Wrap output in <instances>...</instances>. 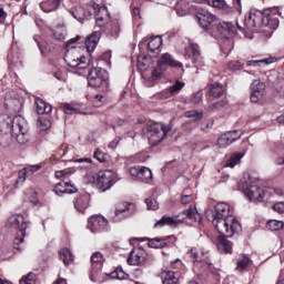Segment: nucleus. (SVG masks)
<instances>
[{
  "label": "nucleus",
  "instance_id": "4be33fe9",
  "mask_svg": "<svg viewBox=\"0 0 284 284\" xmlns=\"http://www.w3.org/2000/svg\"><path fill=\"white\" fill-rule=\"evenodd\" d=\"M100 39H101V31H95L91 36H89L84 42L87 52H94L97 45L99 44Z\"/></svg>",
  "mask_w": 284,
  "mask_h": 284
},
{
  "label": "nucleus",
  "instance_id": "423d86ee",
  "mask_svg": "<svg viewBox=\"0 0 284 284\" xmlns=\"http://www.w3.org/2000/svg\"><path fill=\"white\" fill-rule=\"evenodd\" d=\"M146 136L151 145H159V143L163 142V139L168 136V132L172 131V123L168 125L155 123L148 126Z\"/></svg>",
  "mask_w": 284,
  "mask_h": 284
},
{
  "label": "nucleus",
  "instance_id": "3c124183",
  "mask_svg": "<svg viewBox=\"0 0 284 284\" xmlns=\"http://www.w3.org/2000/svg\"><path fill=\"white\" fill-rule=\"evenodd\" d=\"M28 176L30 175L28 174V171L26 170V168L24 170L19 171V176L16 182V185H19V183H26V180L28 179Z\"/></svg>",
  "mask_w": 284,
  "mask_h": 284
},
{
  "label": "nucleus",
  "instance_id": "39448f33",
  "mask_svg": "<svg viewBox=\"0 0 284 284\" xmlns=\"http://www.w3.org/2000/svg\"><path fill=\"white\" fill-rule=\"evenodd\" d=\"M64 61L69 68H77L78 70H85L90 65L88 58L82 55L80 49L77 47H72L65 51Z\"/></svg>",
  "mask_w": 284,
  "mask_h": 284
},
{
  "label": "nucleus",
  "instance_id": "cd10ccee",
  "mask_svg": "<svg viewBox=\"0 0 284 284\" xmlns=\"http://www.w3.org/2000/svg\"><path fill=\"white\" fill-rule=\"evenodd\" d=\"M186 219H190V221H194V223H197V225H201V221L203 220V216H201V213L196 211V209H187L182 212Z\"/></svg>",
  "mask_w": 284,
  "mask_h": 284
},
{
  "label": "nucleus",
  "instance_id": "49530a36",
  "mask_svg": "<svg viewBox=\"0 0 284 284\" xmlns=\"http://www.w3.org/2000/svg\"><path fill=\"white\" fill-rule=\"evenodd\" d=\"M187 119H194V121H201L203 119V113L196 110H191L185 112Z\"/></svg>",
  "mask_w": 284,
  "mask_h": 284
},
{
  "label": "nucleus",
  "instance_id": "338daca9",
  "mask_svg": "<svg viewBox=\"0 0 284 284\" xmlns=\"http://www.w3.org/2000/svg\"><path fill=\"white\" fill-rule=\"evenodd\" d=\"M203 99V93L197 92L194 97H193V103H201Z\"/></svg>",
  "mask_w": 284,
  "mask_h": 284
},
{
  "label": "nucleus",
  "instance_id": "ea45409f",
  "mask_svg": "<svg viewBox=\"0 0 284 284\" xmlns=\"http://www.w3.org/2000/svg\"><path fill=\"white\" fill-rule=\"evenodd\" d=\"M111 278H118V281H125L129 278V274L123 272V268L118 267L110 274Z\"/></svg>",
  "mask_w": 284,
  "mask_h": 284
},
{
  "label": "nucleus",
  "instance_id": "0eeeda50",
  "mask_svg": "<svg viewBox=\"0 0 284 284\" xmlns=\"http://www.w3.org/2000/svg\"><path fill=\"white\" fill-rule=\"evenodd\" d=\"M7 227L17 231L16 243H23V239L26 237V230H28V224L23 221V215H11L8 219Z\"/></svg>",
  "mask_w": 284,
  "mask_h": 284
},
{
  "label": "nucleus",
  "instance_id": "c03bdc74",
  "mask_svg": "<svg viewBox=\"0 0 284 284\" xmlns=\"http://www.w3.org/2000/svg\"><path fill=\"white\" fill-rule=\"evenodd\" d=\"M139 179H141V181H150L152 179V170L142 166Z\"/></svg>",
  "mask_w": 284,
  "mask_h": 284
},
{
  "label": "nucleus",
  "instance_id": "a18cd8bd",
  "mask_svg": "<svg viewBox=\"0 0 284 284\" xmlns=\"http://www.w3.org/2000/svg\"><path fill=\"white\" fill-rule=\"evenodd\" d=\"M50 125H52L50 120L43 116H40L37 121V126L40 128L41 130H50Z\"/></svg>",
  "mask_w": 284,
  "mask_h": 284
},
{
  "label": "nucleus",
  "instance_id": "b1692460",
  "mask_svg": "<svg viewBox=\"0 0 284 284\" xmlns=\"http://www.w3.org/2000/svg\"><path fill=\"white\" fill-rule=\"evenodd\" d=\"M36 110L38 114H50L52 112V105L43 101L41 98H36Z\"/></svg>",
  "mask_w": 284,
  "mask_h": 284
},
{
  "label": "nucleus",
  "instance_id": "c85d7f7f",
  "mask_svg": "<svg viewBox=\"0 0 284 284\" xmlns=\"http://www.w3.org/2000/svg\"><path fill=\"white\" fill-rule=\"evenodd\" d=\"M207 4L216 10H223V12H232V8L227 6L225 0H207Z\"/></svg>",
  "mask_w": 284,
  "mask_h": 284
},
{
  "label": "nucleus",
  "instance_id": "7c9ffc66",
  "mask_svg": "<svg viewBox=\"0 0 284 284\" xmlns=\"http://www.w3.org/2000/svg\"><path fill=\"white\" fill-rule=\"evenodd\" d=\"M162 276L163 284H179V272L165 271Z\"/></svg>",
  "mask_w": 284,
  "mask_h": 284
},
{
  "label": "nucleus",
  "instance_id": "9b49d317",
  "mask_svg": "<svg viewBox=\"0 0 284 284\" xmlns=\"http://www.w3.org/2000/svg\"><path fill=\"white\" fill-rule=\"evenodd\" d=\"M108 227V220L103 217L102 215H92L88 220V230L92 232L93 234H97L98 232H103Z\"/></svg>",
  "mask_w": 284,
  "mask_h": 284
},
{
  "label": "nucleus",
  "instance_id": "a211bd4d",
  "mask_svg": "<svg viewBox=\"0 0 284 284\" xmlns=\"http://www.w3.org/2000/svg\"><path fill=\"white\" fill-rule=\"evenodd\" d=\"M161 45H163L161 36L151 37L146 42L150 57H159V54H161Z\"/></svg>",
  "mask_w": 284,
  "mask_h": 284
},
{
  "label": "nucleus",
  "instance_id": "5fc2aeb1",
  "mask_svg": "<svg viewBox=\"0 0 284 284\" xmlns=\"http://www.w3.org/2000/svg\"><path fill=\"white\" fill-rule=\"evenodd\" d=\"M40 168H41L40 164H36V165H28L24 168V170H27V173L29 176H32L34 172H39Z\"/></svg>",
  "mask_w": 284,
  "mask_h": 284
},
{
  "label": "nucleus",
  "instance_id": "f8f14e48",
  "mask_svg": "<svg viewBox=\"0 0 284 284\" xmlns=\"http://www.w3.org/2000/svg\"><path fill=\"white\" fill-rule=\"evenodd\" d=\"M214 28L217 30L222 39H230L232 34H236V26L232 22H225L217 19Z\"/></svg>",
  "mask_w": 284,
  "mask_h": 284
},
{
  "label": "nucleus",
  "instance_id": "37998d69",
  "mask_svg": "<svg viewBox=\"0 0 284 284\" xmlns=\"http://www.w3.org/2000/svg\"><path fill=\"white\" fill-rule=\"evenodd\" d=\"M183 88H185V83L176 81L173 85L169 88V92L170 94H179V92H181Z\"/></svg>",
  "mask_w": 284,
  "mask_h": 284
},
{
  "label": "nucleus",
  "instance_id": "7ed1b4c3",
  "mask_svg": "<svg viewBox=\"0 0 284 284\" xmlns=\"http://www.w3.org/2000/svg\"><path fill=\"white\" fill-rule=\"evenodd\" d=\"M0 132H4L8 134H12V136L17 138L18 143H27L28 138L23 140L26 134H28V122L21 115H16L11 119L8 115L0 116Z\"/></svg>",
  "mask_w": 284,
  "mask_h": 284
},
{
  "label": "nucleus",
  "instance_id": "5701e85b",
  "mask_svg": "<svg viewBox=\"0 0 284 284\" xmlns=\"http://www.w3.org/2000/svg\"><path fill=\"white\" fill-rule=\"evenodd\" d=\"M73 203L78 212H85L88 205H90V195L88 194L80 195L75 199Z\"/></svg>",
  "mask_w": 284,
  "mask_h": 284
},
{
  "label": "nucleus",
  "instance_id": "6e6d98bb",
  "mask_svg": "<svg viewBox=\"0 0 284 284\" xmlns=\"http://www.w3.org/2000/svg\"><path fill=\"white\" fill-rule=\"evenodd\" d=\"M64 112H65V114H79V109H75L71 104L65 103L64 104Z\"/></svg>",
  "mask_w": 284,
  "mask_h": 284
},
{
  "label": "nucleus",
  "instance_id": "f03ea898",
  "mask_svg": "<svg viewBox=\"0 0 284 284\" xmlns=\"http://www.w3.org/2000/svg\"><path fill=\"white\" fill-rule=\"evenodd\" d=\"M244 26L247 30H251V32H257V30H261L263 27L276 30V28H278V19L274 18L270 9L264 11L251 9L244 19Z\"/></svg>",
  "mask_w": 284,
  "mask_h": 284
},
{
  "label": "nucleus",
  "instance_id": "e2e57ef3",
  "mask_svg": "<svg viewBox=\"0 0 284 284\" xmlns=\"http://www.w3.org/2000/svg\"><path fill=\"white\" fill-rule=\"evenodd\" d=\"M192 202V194H183L181 197V203H183V205H187V203Z\"/></svg>",
  "mask_w": 284,
  "mask_h": 284
},
{
  "label": "nucleus",
  "instance_id": "864d4df0",
  "mask_svg": "<svg viewBox=\"0 0 284 284\" xmlns=\"http://www.w3.org/2000/svg\"><path fill=\"white\" fill-rule=\"evenodd\" d=\"M53 37L58 41H63V39H65V31H63V29H55L53 30Z\"/></svg>",
  "mask_w": 284,
  "mask_h": 284
},
{
  "label": "nucleus",
  "instance_id": "f3484780",
  "mask_svg": "<svg viewBox=\"0 0 284 284\" xmlns=\"http://www.w3.org/2000/svg\"><path fill=\"white\" fill-rule=\"evenodd\" d=\"M145 261H148V252L143 247L134 248L128 257L129 265H143Z\"/></svg>",
  "mask_w": 284,
  "mask_h": 284
},
{
  "label": "nucleus",
  "instance_id": "aec40b11",
  "mask_svg": "<svg viewBox=\"0 0 284 284\" xmlns=\"http://www.w3.org/2000/svg\"><path fill=\"white\" fill-rule=\"evenodd\" d=\"M159 67L164 68V70H168V68H183V63L174 60L170 53H164L160 60H159Z\"/></svg>",
  "mask_w": 284,
  "mask_h": 284
},
{
  "label": "nucleus",
  "instance_id": "6ab92c4d",
  "mask_svg": "<svg viewBox=\"0 0 284 284\" xmlns=\"http://www.w3.org/2000/svg\"><path fill=\"white\" fill-rule=\"evenodd\" d=\"M53 192H55L58 196L60 194H77L79 189L75 187L72 181H61L54 186Z\"/></svg>",
  "mask_w": 284,
  "mask_h": 284
},
{
  "label": "nucleus",
  "instance_id": "680f3d73",
  "mask_svg": "<svg viewBox=\"0 0 284 284\" xmlns=\"http://www.w3.org/2000/svg\"><path fill=\"white\" fill-rule=\"evenodd\" d=\"M93 156L100 163H103L105 161V154H103V152H101V151H95Z\"/></svg>",
  "mask_w": 284,
  "mask_h": 284
},
{
  "label": "nucleus",
  "instance_id": "bf43d9fd",
  "mask_svg": "<svg viewBox=\"0 0 284 284\" xmlns=\"http://www.w3.org/2000/svg\"><path fill=\"white\" fill-rule=\"evenodd\" d=\"M241 68H243V64H241V62H239V61H231L229 63L230 70L236 71V70H241Z\"/></svg>",
  "mask_w": 284,
  "mask_h": 284
},
{
  "label": "nucleus",
  "instance_id": "79ce46f5",
  "mask_svg": "<svg viewBox=\"0 0 284 284\" xmlns=\"http://www.w3.org/2000/svg\"><path fill=\"white\" fill-rule=\"evenodd\" d=\"M37 283V276L34 273L30 272L28 275H24L20 280V284H34Z\"/></svg>",
  "mask_w": 284,
  "mask_h": 284
},
{
  "label": "nucleus",
  "instance_id": "2eb2a0df",
  "mask_svg": "<svg viewBox=\"0 0 284 284\" xmlns=\"http://www.w3.org/2000/svg\"><path fill=\"white\" fill-rule=\"evenodd\" d=\"M265 97V83L261 80H254L251 84V101L258 103Z\"/></svg>",
  "mask_w": 284,
  "mask_h": 284
},
{
  "label": "nucleus",
  "instance_id": "2f4dec72",
  "mask_svg": "<svg viewBox=\"0 0 284 284\" xmlns=\"http://www.w3.org/2000/svg\"><path fill=\"white\" fill-rule=\"evenodd\" d=\"M59 3H61V0H45L40 3V8L44 12H54L59 8Z\"/></svg>",
  "mask_w": 284,
  "mask_h": 284
},
{
  "label": "nucleus",
  "instance_id": "58836bf2",
  "mask_svg": "<svg viewBox=\"0 0 284 284\" xmlns=\"http://www.w3.org/2000/svg\"><path fill=\"white\" fill-rule=\"evenodd\" d=\"M111 37H119V32H121V23L119 20H114L108 27Z\"/></svg>",
  "mask_w": 284,
  "mask_h": 284
},
{
  "label": "nucleus",
  "instance_id": "412c9836",
  "mask_svg": "<svg viewBox=\"0 0 284 284\" xmlns=\"http://www.w3.org/2000/svg\"><path fill=\"white\" fill-rule=\"evenodd\" d=\"M190 258H192L193 263H206L210 270L212 268V263H207V252L199 250V248H191L187 253Z\"/></svg>",
  "mask_w": 284,
  "mask_h": 284
},
{
  "label": "nucleus",
  "instance_id": "a19ab883",
  "mask_svg": "<svg viewBox=\"0 0 284 284\" xmlns=\"http://www.w3.org/2000/svg\"><path fill=\"white\" fill-rule=\"evenodd\" d=\"M163 72H165V68H161L158 62V65L151 72L152 81H156V79H161V77L163 75Z\"/></svg>",
  "mask_w": 284,
  "mask_h": 284
},
{
  "label": "nucleus",
  "instance_id": "e433bc0d",
  "mask_svg": "<svg viewBox=\"0 0 284 284\" xmlns=\"http://www.w3.org/2000/svg\"><path fill=\"white\" fill-rule=\"evenodd\" d=\"M148 245L149 247L161 248L165 247V245H168V242H165V239L154 237L148 241Z\"/></svg>",
  "mask_w": 284,
  "mask_h": 284
},
{
  "label": "nucleus",
  "instance_id": "09e8293b",
  "mask_svg": "<svg viewBox=\"0 0 284 284\" xmlns=\"http://www.w3.org/2000/svg\"><path fill=\"white\" fill-rule=\"evenodd\" d=\"M145 204L148 210H153V211L159 210V202H156V200L152 197L146 199Z\"/></svg>",
  "mask_w": 284,
  "mask_h": 284
},
{
  "label": "nucleus",
  "instance_id": "69168bd1",
  "mask_svg": "<svg viewBox=\"0 0 284 284\" xmlns=\"http://www.w3.org/2000/svg\"><path fill=\"white\" fill-rule=\"evenodd\" d=\"M233 6H234V10H236V12H239V14H241V0H233Z\"/></svg>",
  "mask_w": 284,
  "mask_h": 284
},
{
  "label": "nucleus",
  "instance_id": "c756f323",
  "mask_svg": "<svg viewBox=\"0 0 284 284\" xmlns=\"http://www.w3.org/2000/svg\"><path fill=\"white\" fill-rule=\"evenodd\" d=\"M209 92L214 99H221L225 94V89L220 83H212L209 85Z\"/></svg>",
  "mask_w": 284,
  "mask_h": 284
},
{
  "label": "nucleus",
  "instance_id": "13d9d810",
  "mask_svg": "<svg viewBox=\"0 0 284 284\" xmlns=\"http://www.w3.org/2000/svg\"><path fill=\"white\" fill-rule=\"evenodd\" d=\"M274 212H277V214H283L284 213V203L283 202H277L273 205Z\"/></svg>",
  "mask_w": 284,
  "mask_h": 284
},
{
  "label": "nucleus",
  "instance_id": "72a5a7b5",
  "mask_svg": "<svg viewBox=\"0 0 284 284\" xmlns=\"http://www.w3.org/2000/svg\"><path fill=\"white\" fill-rule=\"evenodd\" d=\"M70 13L74 19H77V21L83 23V19H85V10L83 9V7L71 8Z\"/></svg>",
  "mask_w": 284,
  "mask_h": 284
},
{
  "label": "nucleus",
  "instance_id": "f257e3e1",
  "mask_svg": "<svg viewBox=\"0 0 284 284\" xmlns=\"http://www.w3.org/2000/svg\"><path fill=\"white\" fill-rule=\"evenodd\" d=\"M211 219L215 230L224 236L232 237L241 230V223L232 215L230 204L225 202H220L214 206Z\"/></svg>",
  "mask_w": 284,
  "mask_h": 284
},
{
  "label": "nucleus",
  "instance_id": "dca6fc26",
  "mask_svg": "<svg viewBox=\"0 0 284 284\" xmlns=\"http://www.w3.org/2000/svg\"><path fill=\"white\" fill-rule=\"evenodd\" d=\"M134 212V204L122 202L115 206L113 212L112 221H119V219H123V216H130Z\"/></svg>",
  "mask_w": 284,
  "mask_h": 284
},
{
  "label": "nucleus",
  "instance_id": "6e6552de",
  "mask_svg": "<svg viewBox=\"0 0 284 284\" xmlns=\"http://www.w3.org/2000/svg\"><path fill=\"white\" fill-rule=\"evenodd\" d=\"M119 181L116 173L111 170L100 171L98 174V187L100 192H108Z\"/></svg>",
  "mask_w": 284,
  "mask_h": 284
},
{
  "label": "nucleus",
  "instance_id": "f704fd0d",
  "mask_svg": "<svg viewBox=\"0 0 284 284\" xmlns=\"http://www.w3.org/2000/svg\"><path fill=\"white\" fill-rule=\"evenodd\" d=\"M266 227L271 232H278L281 230H284V222L277 221V220H271L266 223Z\"/></svg>",
  "mask_w": 284,
  "mask_h": 284
},
{
  "label": "nucleus",
  "instance_id": "393cba45",
  "mask_svg": "<svg viewBox=\"0 0 284 284\" xmlns=\"http://www.w3.org/2000/svg\"><path fill=\"white\" fill-rule=\"evenodd\" d=\"M225 236L227 235L222 234L217 237V250H220V252H225V254H230V252H232V242L225 239Z\"/></svg>",
  "mask_w": 284,
  "mask_h": 284
},
{
  "label": "nucleus",
  "instance_id": "4c0bfd02",
  "mask_svg": "<svg viewBox=\"0 0 284 284\" xmlns=\"http://www.w3.org/2000/svg\"><path fill=\"white\" fill-rule=\"evenodd\" d=\"M243 153H234L227 161H226V168H235L241 163V159H243Z\"/></svg>",
  "mask_w": 284,
  "mask_h": 284
},
{
  "label": "nucleus",
  "instance_id": "4d7b16f0",
  "mask_svg": "<svg viewBox=\"0 0 284 284\" xmlns=\"http://www.w3.org/2000/svg\"><path fill=\"white\" fill-rule=\"evenodd\" d=\"M141 168L142 166H132L129 170L131 176H135V179H140V176H141Z\"/></svg>",
  "mask_w": 284,
  "mask_h": 284
},
{
  "label": "nucleus",
  "instance_id": "603ef678",
  "mask_svg": "<svg viewBox=\"0 0 284 284\" xmlns=\"http://www.w3.org/2000/svg\"><path fill=\"white\" fill-rule=\"evenodd\" d=\"M73 172L72 169L55 171V179H63V176H68V174H72Z\"/></svg>",
  "mask_w": 284,
  "mask_h": 284
},
{
  "label": "nucleus",
  "instance_id": "de8ad7c7",
  "mask_svg": "<svg viewBox=\"0 0 284 284\" xmlns=\"http://www.w3.org/2000/svg\"><path fill=\"white\" fill-rule=\"evenodd\" d=\"M112 52L111 51H106L104 52L101 57H100V61L102 63H105V65H108L109 68H111L112 65Z\"/></svg>",
  "mask_w": 284,
  "mask_h": 284
},
{
  "label": "nucleus",
  "instance_id": "a878e982",
  "mask_svg": "<svg viewBox=\"0 0 284 284\" xmlns=\"http://www.w3.org/2000/svg\"><path fill=\"white\" fill-rule=\"evenodd\" d=\"M189 49H190L191 54L193 57V63H197L199 65H201V62L203 61V58L201 57V49H200L199 44L190 41L189 42Z\"/></svg>",
  "mask_w": 284,
  "mask_h": 284
},
{
  "label": "nucleus",
  "instance_id": "20e7f679",
  "mask_svg": "<svg viewBox=\"0 0 284 284\" xmlns=\"http://www.w3.org/2000/svg\"><path fill=\"white\" fill-rule=\"evenodd\" d=\"M258 179L250 173H245L240 182V187L248 201H263L265 196V191L256 185Z\"/></svg>",
  "mask_w": 284,
  "mask_h": 284
},
{
  "label": "nucleus",
  "instance_id": "774afa93",
  "mask_svg": "<svg viewBox=\"0 0 284 284\" xmlns=\"http://www.w3.org/2000/svg\"><path fill=\"white\" fill-rule=\"evenodd\" d=\"M220 108H223V102H215L209 106V109H211L212 111L219 110Z\"/></svg>",
  "mask_w": 284,
  "mask_h": 284
},
{
  "label": "nucleus",
  "instance_id": "bb28decb",
  "mask_svg": "<svg viewBox=\"0 0 284 284\" xmlns=\"http://www.w3.org/2000/svg\"><path fill=\"white\" fill-rule=\"evenodd\" d=\"M181 223V220L179 217H170V216H162L160 221L155 223V227H159V225H169L170 227H176Z\"/></svg>",
  "mask_w": 284,
  "mask_h": 284
},
{
  "label": "nucleus",
  "instance_id": "4468645a",
  "mask_svg": "<svg viewBox=\"0 0 284 284\" xmlns=\"http://www.w3.org/2000/svg\"><path fill=\"white\" fill-rule=\"evenodd\" d=\"M241 136H243V132L239 130L224 133L217 139V146L222 149L227 148V145H232L234 141H239Z\"/></svg>",
  "mask_w": 284,
  "mask_h": 284
},
{
  "label": "nucleus",
  "instance_id": "c9c22d12",
  "mask_svg": "<svg viewBox=\"0 0 284 284\" xmlns=\"http://www.w3.org/2000/svg\"><path fill=\"white\" fill-rule=\"evenodd\" d=\"M60 258L63 261L64 265H70V263L74 261V255H72L70 248H63L60 251Z\"/></svg>",
  "mask_w": 284,
  "mask_h": 284
},
{
  "label": "nucleus",
  "instance_id": "1a4fd4ad",
  "mask_svg": "<svg viewBox=\"0 0 284 284\" xmlns=\"http://www.w3.org/2000/svg\"><path fill=\"white\" fill-rule=\"evenodd\" d=\"M108 81V71L101 68H93L88 75V83L91 88H101L103 82Z\"/></svg>",
  "mask_w": 284,
  "mask_h": 284
},
{
  "label": "nucleus",
  "instance_id": "0e129e2a",
  "mask_svg": "<svg viewBox=\"0 0 284 284\" xmlns=\"http://www.w3.org/2000/svg\"><path fill=\"white\" fill-rule=\"evenodd\" d=\"M95 23H97L98 28H103V26H104L103 17H101V14H99V13L95 17Z\"/></svg>",
  "mask_w": 284,
  "mask_h": 284
},
{
  "label": "nucleus",
  "instance_id": "9d476101",
  "mask_svg": "<svg viewBox=\"0 0 284 284\" xmlns=\"http://www.w3.org/2000/svg\"><path fill=\"white\" fill-rule=\"evenodd\" d=\"M196 19L199 21V24L203 30L206 32H210V30H214V26H216V21L219 18L216 16L212 14L207 10H202L196 14Z\"/></svg>",
  "mask_w": 284,
  "mask_h": 284
},
{
  "label": "nucleus",
  "instance_id": "8fccbe9b",
  "mask_svg": "<svg viewBox=\"0 0 284 284\" xmlns=\"http://www.w3.org/2000/svg\"><path fill=\"white\" fill-rule=\"evenodd\" d=\"M263 63H270V61H267V60H248L246 62V65L248 68H258V67L263 65Z\"/></svg>",
  "mask_w": 284,
  "mask_h": 284
},
{
  "label": "nucleus",
  "instance_id": "473e14b6",
  "mask_svg": "<svg viewBox=\"0 0 284 284\" xmlns=\"http://www.w3.org/2000/svg\"><path fill=\"white\" fill-rule=\"evenodd\" d=\"M250 265H252V260H250L247 255H242L237 258L236 270L239 272H245Z\"/></svg>",
  "mask_w": 284,
  "mask_h": 284
},
{
  "label": "nucleus",
  "instance_id": "052dcab7",
  "mask_svg": "<svg viewBox=\"0 0 284 284\" xmlns=\"http://www.w3.org/2000/svg\"><path fill=\"white\" fill-rule=\"evenodd\" d=\"M119 143H121V136H116L113 141L109 143L110 150H116Z\"/></svg>",
  "mask_w": 284,
  "mask_h": 284
},
{
  "label": "nucleus",
  "instance_id": "ddd939ff",
  "mask_svg": "<svg viewBox=\"0 0 284 284\" xmlns=\"http://www.w3.org/2000/svg\"><path fill=\"white\" fill-rule=\"evenodd\" d=\"M92 270H91V281L97 283L99 281V274H101V267L103 264V254L101 252H95L91 256Z\"/></svg>",
  "mask_w": 284,
  "mask_h": 284
}]
</instances>
